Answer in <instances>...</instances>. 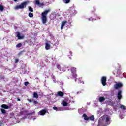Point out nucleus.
<instances>
[{"instance_id":"f257e3e1","label":"nucleus","mask_w":126,"mask_h":126,"mask_svg":"<svg viewBox=\"0 0 126 126\" xmlns=\"http://www.w3.org/2000/svg\"><path fill=\"white\" fill-rule=\"evenodd\" d=\"M51 11V10L48 9L47 10L44 11L41 13L42 16V21L43 24H46L47 21V15Z\"/></svg>"},{"instance_id":"f03ea898","label":"nucleus","mask_w":126,"mask_h":126,"mask_svg":"<svg viewBox=\"0 0 126 126\" xmlns=\"http://www.w3.org/2000/svg\"><path fill=\"white\" fill-rule=\"evenodd\" d=\"M27 6V2L25 1L23 3H21L19 5H17L15 7V9L18 10V9H23V8H25L26 6Z\"/></svg>"},{"instance_id":"7ed1b4c3","label":"nucleus","mask_w":126,"mask_h":126,"mask_svg":"<svg viewBox=\"0 0 126 126\" xmlns=\"http://www.w3.org/2000/svg\"><path fill=\"white\" fill-rule=\"evenodd\" d=\"M103 118L105 119V123H104L103 126H108V125L110 124L111 121L110 120L111 119V117L109 116L108 115H103Z\"/></svg>"},{"instance_id":"20e7f679","label":"nucleus","mask_w":126,"mask_h":126,"mask_svg":"<svg viewBox=\"0 0 126 126\" xmlns=\"http://www.w3.org/2000/svg\"><path fill=\"white\" fill-rule=\"evenodd\" d=\"M71 72L72 74V76H70L71 78H72V77H74V78H76V77H77V75L76 74V68L72 67L71 68Z\"/></svg>"},{"instance_id":"39448f33","label":"nucleus","mask_w":126,"mask_h":126,"mask_svg":"<svg viewBox=\"0 0 126 126\" xmlns=\"http://www.w3.org/2000/svg\"><path fill=\"white\" fill-rule=\"evenodd\" d=\"M106 81H107V77L106 76H103L102 77H101V82L103 86H106V85H107Z\"/></svg>"},{"instance_id":"423d86ee","label":"nucleus","mask_w":126,"mask_h":126,"mask_svg":"<svg viewBox=\"0 0 126 126\" xmlns=\"http://www.w3.org/2000/svg\"><path fill=\"white\" fill-rule=\"evenodd\" d=\"M121 87H123V83L121 82L116 83L114 86L115 89H119V88H121Z\"/></svg>"},{"instance_id":"0eeeda50","label":"nucleus","mask_w":126,"mask_h":126,"mask_svg":"<svg viewBox=\"0 0 126 126\" xmlns=\"http://www.w3.org/2000/svg\"><path fill=\"white\" fill-rule=\"evenodd\" d=\"M122 97L123 96L122 95V90H119L117 94L118 100H121V99H122Z\"/></svg>"},{"instance_id":"6e6552de","label":"nucleus","mask_w":126,"mask_h":126,"mask_svg":"<svg viewBox=\"0 0 126 126\" xmlns=\"http://www.w3.org/2000/svg\"><path fill=\"white\" fill-rule=\"evenodd\" d=\"M47 112H48L47 109H44L39 111V113L40 114L41 116H44V115H46V113H47Z\"/></svg>"},{"instance_id":"1a4fd4ad","label":"nucleus","mask_w":126,"mask_h":126,"mask_svg":"<svg viewBox=\"0 0 126 126\" xmlns=\"http://www.w3.org/2000/svg\"><path fill=\"white\" fill-rule=\"evenodd\" d=\"M17 37H18L19 40H22V39H24V36H20V33L19 32H17Z\"/></svg>"},{"instance_id":"9d476101","label":"nucleus","mask_w":126,"mask_h":126,"mask_svg":"<svg viewBox=\"0 0 126 126\" xmlns=\"http://www.w3.org/2000/svg\"><path fill=\"white\" fill-rule=\"evenodd\" d=\"M35 4L36 5H38V6H40V7L44 5V3H40V0H36L35 2Z\"/></svg>"},{"instance_id":"9b49d317","label":"nucleus","mask_w":126,"mask_h":126,"mask_svg":"<svg viewBox=\"0 0 126 126\" xmlns=\"http://www.w3.org/2000/svg\"><path fill=\"white\" fill-rule=\"evenodd\" d=\"M32 96L33 98H35V99H38V98H39V94H38V93L36 92H33Z\"/></svg>"},{"instance_id":"f8f14e48","label":"nucleus","mask_w":126,"mask_h":126,"mask_svg":"<svg viewBox=\"0 0 126 126\" xmlns=\"http://www.w3.org/2000/svg\"><path fill=\"white\" fill-rule=\"evenodd\" d=\"M51 49V45L48 42L45 43V50H50Z\"/></svg>"},{"instance_id":"ddd939ff","label":"nucleus","mask_w":126,"mask_h":126,"mask_svg":"<svg viewBox=\"0 0 126 126\" xmlns=\"http://www.w3.org/2000/svg\"><path fill=\"white\" fill-rule=\"evenodd\" d=\"M67 23V21H63L62 22V24H61V29H63V27L64 26V25H65V24Z\"/></svg>"},{"instance_id":"4468645a","label":"nucleus","mask_w":126,"mask_h":126,"mask_svg":"<svg viewBox=\"0 0 126 126\" xmlns=\"http://www.w3.org/2000/svg\"><path fill=\"white\" fill-rule=\"evenodd\" d=\"M57 94L60 97H63V95H64V93L62 91H59Z\"/></svg>"},{"instance_id":"2eb2a0df","label":"nucleus","mask_w":126,"mask_h":126,"mask_svg":"<svg viewBox=\"0 0 126 126\" xmlns=\"http://www.w3.org/2000/svg\"><path fill=\"white\" fill-rule=\"evenodd\" d=\"M99 101L100 103H103L105 101V97L104 96H101L99 98Z\"/></svg>"},{"instance_id":"dca6fc26","label":"nucleus","mask_w":126,"mask_h":126,"mask_svg":"<svg viewBox=\"0 0 126 126\" xmlns=\"http://www.w3.org/2000/svg\"><path fill=\"white\" fill-rule=\"evenodd\" d=\"M1 108H2V109H5L6 110L7 109H9L8 106L6 104H2L1 105Z\"/></svg>"},{"instance_id":"f3484780","label":"nucleus","mask_w":126,"mask_h":126,"mask_svg":"<svg viewBox=\"0 0 126 126\" xmlns=\"http://www.w3.org/2000/svg\"><path fill=\"white\" fill-rule=\"evenodd\" d=\"M83 117L84 118V120H85V121H88V120H89V117L87 116L86 114H83Z\"/></svg>"},{"instance_id":"a211bd4d","label":"nucleus","mask_w":126,"mask_h":126,"mask_svg":"<svg viewBox=\"0 0 126 126\" xmlns=\"http://www.w3.org/2000/svg\"><path fill=\"white\" fill-rule=\"evenodd\" d=\"M62 104L63 107H66V106H67V105H68L67 102L65 101H63Z\"/></svg>"},{"instance_id":"6ab92c4d","label":"nucleus","mask_w":126,"mask_h":126,"mask_svg":"<svg viewBox=\"0 0 126 126\" xmlns=\"http://www.w3.org/2000/svg\"><path fill=\"white\" fill-rule=\"evenodd\" d=\"M89 120H90L91 121H94L95 117H94V115H92L90 117H89Z\"/></svg>"},{"instance_id":"aec40b11","label":"nucleus","mask_w":126,"mask_h":126,"mask_svg":"<svg viewBox=\"0 0 126 126\" xmlns=\"http://www.w3.org/2000/svg\"><path fill=\"white\" fill-rule=\"evenodd\" d=\"M26 113H27V111L26 110H24V111H20L19 114L20 116H22V115H24V114H26Z\"/></svg>"},{"instance_id":"412c9836","label":"nucleus","mask_w":126,"mask_h":126,"mask_svg":"<svg viewBox=\"0 0 126 126\" xmlns=\"http://www.w3.org/2000/svg\"><path fill=\"white\" fill-rule=\"evenodd\" d=\"M63 2L64 3H65L66 4H67V3H69L70 2V0H63Z\"/></svg>"},{"instance_id":"4be33fe9","label":"nucleus","mask_w":126,"mask_h":126,"mask_svg":"<svg viewBox=\"0 0 126 126\" xmlns=\"http://www.w3.org/2000/svg\"><path fill=\"white\" fill-rule=\"evenodd\" d=\"M56 67L59 69L60 71H62V67L59 64L56 65Z\"/></svg>"},{"instance_id":"5701e85b","label":"nucleus","mask_w":126,"mask_h":126,"mask_svg":"<svg viewBox=\"0 0 126 126\" xmlns=\"http://www.w3.org/2000/svg\"><path fill=\"white\" fill-rule=\"evenodd\" d=\"M21 47H22V43H19V44L16 45V48H20Z\"/></svg>"},{"instance_id":"b1692460","label":"nucleus","mask_w":126,"mask_h":126,"mask_svg":"<svg viewBox=\"0 0 126 126\" xmlns=\"http://www.w3.org/2000/svg\"><path fill=\"white\" fill-rule=\"evenodd\" d=\"M120 108L121 109H122V110H126V106H125V105H121L120 106Z\"/></svg>"},{"instance_id":"393cba45","label":"nucleus","mask_w":126,"mask_h":126,"mask_svg":"<svg viewBox=\"0 0 126 126\" xmlns=\"http://www.w3.org/2000/svg\"><path fill=\"white\" fill-rule=\"evenodd\" d=\"M1 112L3 114H6V110H5V109H4L3 108L1 109Z\"/></svg>"},{"instance_id":"a878e982","label":"nucleus","mask_w":126,"mask_h":126,"mask_svg":"<svg viewBox=\"0 0 126 126\" xmlns=\"http://www.w3.org/2000/svg\"><path fill=\"white\" fill-rule=\"evenodd\" d=\"M33 16H34V15H33V13L30 12L29 13V17H30L31 18H32V17H33Z\"/></svg>"},{"instance_id":"bb28decb","label":"nucleus","mask_w":126,"mask_h":126,"mask_svg":"<svg viewBox=\"0 0 126 126\" xmlns=\"http://www.w3.org/2000/svg\"><path fill=\"white\" fill-rule=\"evenodd\" d=\"M0 11H3V10H4V7H3L1 5H0Z\"/></svg>"},{"instance_id":"cd10ccee","label":"nucleus","mask_w":126,"mask_h":126,"mask_svg":"<svg viewBox=\"0 0 126 126\" xmlns=\"http://www.w3.org/2000/svg\"><path fill=\"white\" fill-rule=\"evenodd\" d=\"M29 11L31 12H33V11H34V10H33V8H32V7H29Z\"/></svg>"},{"instance_id":"c85d7f7f","label":"nucleus","mask_w":126,"mask_h":126,"mask_svg":"<svg viewBox=\"0 0 126 126\" xmlns=\"http://www.w3.org/2000/svg\"><path fill=\"white\" fill-rule=\"evenodd\" d=\"M33 103L34 104V105H37L39 104V102L37 101V100H34V101H33Z\"/></svg>"},{"instance_id":"c756f323","label":"nucleus","mask_w":126,"mask_h":126,"mask_svg":"<svg viewBox=\"0 0 126 126\" xmlns=\"http://www.w3.org/2000/svg\"><path fill=\"white\" fill-rule=\"evenodd\" d=\"M34 114H35V111H33L32 112L29 113V116H32Z\"/></svg>"},{"instance_id":"7c9ffc66","label":"nucleus","mask_w":126,"mask_h":126,"mask_svg":"<svg viewBox=\"0 0 126 126\" xmlns=\"http://www.w3.org/2000/svg\"><path fill=\"white\" fill-rule=\"evenodd\" d=\"M18 62H19V59H17L15 60V63H18Z\"/></svg>"},{"instance_id":"2f4dec72","label":"nucleus","mask_w":126,"mask_h":126,"mask_svg":"<svg viewBox=\"0 0 126 126\" xmlns=\"http://www.w3.org/2000/svg\"><path fill=\"white\" fill-rule=\"evenodd\" d=\"M28 101L30 103H32V102H33V98H32V99H29V100H28Z\"/></svg>"},{"instance_id":"473e14b6","label":"nucleus","mask_w":126,"mask_h":126,"mask_svg":"<svg viewBox=\"0 0 126 126\" xmlns=\"http://www.w3.org/2000/svg\"><path fill=\"white\" fill-rule=\"evenodd\" d=\"M28 84H29V82H25V86H27V85H28Z\"/></svg>"},{"instance_id":"72a5a7b5","label":"nucleus","mask_w":126,"mask_h":126,"mask_svg":"<svg viewBox=\"0 0 126 126\" xmlns=\"http://www.w3.org/2000/svg\"><path fill=\"white\" fill-rule=\"evenodd\" d=\"M53 110H55V111H58V107H53Z\"/></svg>"},{"instance_id":"f704fd0d","label":"nucleus","mask_w":126,"mask_h":126,"mask_svg":"<svg viewBox=\"0 0 126 126\" xmlns=\"http://www.w3.org/2000/svg\"><path fill=\"white\" fill-rule=\"evenodd\" d=\"M69 54H70V55H69V56H72V52L70 51Z\"/></svg>"},{"instance_id":"c9c22d12","label":"nucleus","mask_w":126,"mask_h":126,"mask_svg":"<svg viewBox=\"0 0 126 126\" xmlns=\"http://www.w3.org/2000/svg\"><path fill=\"white\" fill-rule=\"evenodd\" d=\"M3 123L1 121H0V126H2Z\"/></svg>"},{"instance_id":"e433bc0d","label":"nucleus","mask_w":126,"mask_h":126,"mask_svg":"<svg viewBox=\"0 0 126 126\" xmlns=\"http://www.w3.org/2000/svg\"><path fill=\"white\" fill-rule=\"evenodd\" d=\"M60 85H63V83L61 82H60Z\"/></svg>"},{"instance_id":"4c0bfd02","label":"nucleus","mask_w":126,"mask_h":126,"mask_svg":"<svg viewBox=\"0 0 126 126\" xmlns=\"http://www.w3.org/2000/svg\"><path fill=\"white\" fill-rule=\"evenodd\" d=\"M22 53H23L22 51L19 52V55H21V54H22Z\"/></svg>"},{"instance_id":"58836bf2","label":"nucleus","mask_w":126,"mask_h":126,"mask_svg":"<svg viewBox=\"0 0 126 126\" xmlns=\"http://www.w3.org/2000/svg\"><path fill=\"white\" fill-rule=\"evenodd\" d=\"M17 101H18L19 102H20V99L19 98H17Z\"/></svg>"},{"instance_id":"ea45409f","label":"nucleus","mask_w":126,"mask_h":126,"mask_svg":"<svg viewBox=\"0 0 126 126\" xmlns=\"http://www.w3.org/2000/svg\"><path fill=\"white\" fill-rule=\"evenodd\" d=\"M56 79H54V80H53V82H55V83H56Z\"/></svg>"},{"instance_id":"a19ab883","label":"nucleus","mask_w":126,"mask_h":126,"mask_svg":"<svg viewBox=\"0 0 126 126\" xmlns=\"http://www.w3.org/2000/svg\"><path fill=\"white\" fill-rule=\"evenodd\" d=\"M14 1H18V0H13Z\"/></svg>"},{"instance_id":"79ce46f5","label":"nucleus","mask_w":126,"mask_h":126,"mask_svg":"<svg viewBox=\"0 0 126 126\" xmlns=\"http://www.w3.org/2000/svg\"><path fill=\"white\" fill-rule=\"evenodd\" d=\"M40 94H41V95H42L43 93H42V92H40Z\"/></svg>"},{"instance_id":"37998d69","label":"nucleus","mask_w":126,"mask_h":126,"mask_svg":"<svg viewBox=\"0 0 126 126\" xmlns=\"http://www.w3.org/2000/svg\"><path fill=\"white\" fill-rule=\"evenodd\" d=\"M89 20H91V19H88Z\"/></svg>"},{"instance_id":"c03bdc74","label":"nucleus","mask_w":126,"mask_h":126,"mask_svg":"<svg viewBox=\"0 0 126 126\" xmlns=\"http://www.w3.org/2000/svg\"><path fill=\"white\" fill-rule=\"evenodd\" d=\"M35 79H38V78H36Z\"/></svg>"},{"instance_id":"a18cd8bd","label":"nucleus","mask_w":126,"mask_h":126,"mask_svg":"<svg viewBox=\"0 0 126 126\" xmlns=\"http://www.w3.org/2000/svg\"><path fill=\"white\" fill-rule=\"evenodd\" d=\"M75 81H76V79H75Z\"/></svg>"},{"instance_id":"49530a36","label":"nucleus","mask_w":126,"mask_h":126,"mask_svg":"<svg viewBox=\"0 0 126 126\" xmlns=\"http://www.w3.org/2000/svg\"><path fill=\"white\" fill-rule=\"evenodd\" d=\"M78 93H79V92H78Z\"/></svg>"},{"instance_id":"de8ad7c7","label":"nucleus","mask_w":126,"mask_h":126,"mask_svg":"<svg viewBox=\"0 0 126 126\" xmlns=\"http://www.w3.org/2000/svg\"><path fill=\"white\" fill-rule=\"evenodd\" d=\"M22 110H23V108H22Z\"/></svg>"}]
</instances>
